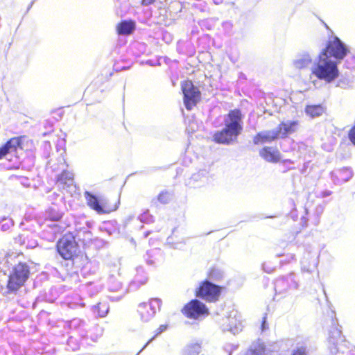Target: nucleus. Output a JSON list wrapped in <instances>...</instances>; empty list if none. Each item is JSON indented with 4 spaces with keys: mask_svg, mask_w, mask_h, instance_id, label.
<instances>
[{
    "mask_svg": "<svg viewBox=\"0 0 355 355\" xmlns=\"http://www.w3.org/2000/svg\"><path fill=\"white\" fill-rule=\"evenodd\" d=\"M293 355H307L306 353V349L304 347H300L296 351L294 352Z\"/></svg>",
    "mask_w": 355,
    "mask_h": 355,
    "instance_id": "7c9ffc66",
    "label": "nucleus"
},
{
    "mask_svg": "<svg viewBox=\"0 0 355 355\" xmlns=\"http://www.w3.org/2000/svg\"><path fill=\"white\" fill-rule=\"evenodd\" d=\"M122 296H123V295L121 294L120 295L117 296L114 300L116 301L119 300L120 299H121Z\"/></svg>",
    "mask_w": 355,
    "mask_h": 355,
    "instance_id": "58836bf2",
    "label": "nucleus"
},
{
    "mask_svg": "<svg viewBox=\"0 0 355 355\" xmlns=\"http://www.w3.org/2000/svg\"><path fill=\"white\" fill-rule=\"evenodd\" d=\"M58 187L65 189L73 184V174L69 171H64L57 180Z\"/></svg>",
    "mask_w": 355,
    "mask_h": 355,
    "instance_id": "a211bd4d",
    "label": "nucleus"
},
{
    "mask_svg": "<svg viewBox=\"0 0 355 355\" xmlns=\"http://www.w3.org/2000/svg\"><path fill=\"white\" fill-rule=\"evenodd\" d=\"M353 173L349 168H343L332 173V178L336 184H340L352 178Z\"/></svg>",
    "mask_w": 355,
    "mask_h": 355,
    "instance_id": "2eb2a0df",
    "label": "nucleus"
},
{
    "mask_svg": "<svg viewBox=\"0 0 355 355\" xmlns=\"http://www.w3.org/2000/svg\"><path fill=\"white\" fill-rule=\"evenodd\" d=\"M261 157L269 162H277L280 159L279 151L273 147H264L259 153Z\"/></svg>",
    "mask_w": 355,
    "mask_h": 355,
    "instance_id": "dca6fc26",
    "label": "nucleus"
},
{
    "mask_svg": "<svg viewBox=\"0 0 355 355\" xmlns=\"http://www.w3.org/2000/svg\"><path fill=\"white\" fill-rule=\"evenodd\" d=\"M155 337L152 338L150 340H148V343H146V344L144 345V347H143V349H144L153 339H154Z\"/></svg>",
    "mask_w": 355,
    "mask_h": 355,
    "instance_id": "4c0bfd02",
    "label": "nucleus"
},
{
    "mask_svg": "<svg viewBox=\"0 0 355 355\" xmlns=\"http://www.w3.org/2000/svg\"><path fill=\"white\" fill-rule=\"evenodd\" d=\"M155 0H143V3L144 5H149L154 2Z\"/></svg>",
    "mask_w": 355,
    "mask_h": 355,
    "instance_id": "72a5a7b5",
    "label": "nucleus"
},
{
    "mask_svg": "<svg viewBox=\"0 0 355 355\" xmlns=\"http://www.w3.org/2000/svg\"><path fill=\"white\" fill-rule=\"evenodd\" d=\"M109 311V306L106 302H100L94 307V312L98 313V315L103 318L105 317Z\"/></svg>",
    "mask_w": 355,
    "mask_h": 355,
    "instance_id": "393cba45",
    "label": "nucleus"
},
{
    "mask_svg": "<svg viewBox=\"0 0 355 355\" xmlns=\"http://www.w3.org/2000/svg\"><path fill=\"white\" fill-rule=\"evenodd\" d=\"M170 198V196L167 192H162L158 196V200L164 204H166L168 202Z\"/></svg>",
    "mask_w": 355,
    "mask_h": 355,
    "instance_id": "cd10ccee",
    "label": "nucleus"
},
{
    "mask_svg": "<svg viewBox=\"0 0 355 355\" xmlns=\"http://www.w3.org/2000/svg\"><path fill=\"white\" fill-rule=\"evenodd\" d=\"M87 205L96 211L98 214H102L108 212L106 209L107 200L104 198H98L96 196L89 191L84 193Z\"/></svg>",
    "mask_w": 355,
    "mask_h": 355,
    "instance_id": "9b49d317",
    "label": "nucleus"
},
{
    "mask_svg": "<svg viewBox=\"0 0 355 355\" xmlns=\"http://www.w3.org/2000/svg\"><path fill=\"white\" fill-rule=\"evenodd\" d=\"M263 269L265 272H266L268 273H270L274 271L275 267H272V266H269V263L265 262L263 264Z\"/></svg>",
    "mask_w": 355,
    "mask_h": 355,
    "instance_id": "c85d7f7f",
    "label": "nucleus"
},
{
    "mask_svg": "<svg viewBox=\"0 0 355 355\" xmlns=\"http://www.w3.org/2000/svg\"><path fill=\"white\" fill-rule=\"evenodd\" d=\"M9 227H10V225H9V224H7V223L3 224V225H2V229H3V230H8Z\"/></svg>",
    "mask_w": 355,
    "mask_h": 355,
    "instance_id": "c9c22d12",
    "label": "nucleus"
},
{
    "mask_svg": "<svg viewBox=\"0 0 355 355\" xmlns=\"http://www.w3.org/2000/svg\"><path fill=\"white\" fill-rule=\"evenodd\" d=\"M137 311L140 315V319L143 322H148L154 315V311H152L148 306V303L143 302L139 304Z\"/></svg>",
    "mask_w": 355,
    "mask_h": 355,
    "instance_id": "6ab92c4d",
    "label": "nucleus"
},
{
    "mask_svg": "<svg viewBox=\"0 0 355 355\" xmlns=\"http://www.w3.org/2000/svg\"><path fill=\"white\" fill-rule=\"evenodd\" d=\"M135 26L132 22L122 21L117 26L118 33L120 35H128L132 33Z\"/></svg>",
    "mask_w": 355,
    "mask_h": 355,
    "instance_id": "5701e85b",
    "label": "nucleus"
},
{
    "mask_svg": "<svg viewBox=\"0 0 355 355\" xmlns=\"http://www.w3.org/2000/svg\"><path fill=\"white\" fill-rule=\"evenodd\" d=\"M166 326H165V325H161V326L159 327V329H157V333L156 336H157V335H158V334H161V333H162V332H163L164 331H165V330H166Z\"/></svg>",
    "mask_w": 355,
    "mask_h": 355,
    "instance_id": "473e14b6",
    "label": "nucleus"
},
{
    "mask_svg": "<svg viewBox=\"0 0 355 355\" xmlns=\"http://www.w3.org/2000/svg\"><path fill=\"white\" fill-rule=\"evenodd\" d=\"M324 111V107L320 105H307L305 108L306 114L311 118H315L321 116Z\"/></svg>",
    "mask_w": 355,
    "mask_h": 355,
    "instance_id": "412c9836",
    "label": "nucleus"
},
{
    "mask_svg": "<svg viewBox=\"0 0 355 355\" xmlns=\"http://www.w3.org/2000/svg\"><path fill=\"white\" fill-rule=\"evenodd\" d=\"M192 180L198 181L201 180L202 182H205L207 180V172L205 170L200 171L198 173L192 175Z\"/></svg>",
    "mask_w": 355,
    "mask_h": 355,
    "instance_id": "bb28decb",
    "label": "nucleus"
},
{
    "mask_svg": "<svg viewBox=\"0 0 355 355\" xmlns=\"http://www.w3.org/2000/svg\"><path fill=\"white\" fill-rule=\"evenodd\" d=\"M298 288V283L293 273L286 277L278 278L275 283L276 293L284 294L291 290H296Z\"/></svg>",
    "mask_w": 355,
    "mask_h": 355,
    "instance_id": "9d476101",
    "label": "nucleus"
},
{
    "mask_svg": "<svg viewBox=\"0 0 355 355\" xmlns=\"http://www.w3.org/2000/svg\"><path fill=\"white\" fill-rule=\"evenodd\" d=\"M184 313L189 318L200 319L208 315V309L203 303L193 300L184 306Z\"/></svg>",
    "mask_w": 355,
    "mask_h": 355,
    "instance_id": "1a4fd4ad",
    "label": "nucleus"
},
{
    "mask_svg": "<svg viewBox=\"0 0 355 355\" xmlns=\"http://www.w3.org/2000/svg\"><path fill=\"white\" fill-rule=\"evenodd\" d=\"M148 305L152 311H154V313L155 314L156 311L160 309L162 300L159 298L151 299L149 303H148Z\"/></svg>",
    "mask_w": 355,
    "mask_h": 355,
    "instance_id": "a878e982",
    "label": "nucleus"
},
{
    "mask_svg": "<svg viewBox=\"0 0 355 355\" xmlns=\"http://www.w3.org/2000/svg\"><path fill=\"white\" fill-rule=\"evenodd\" d=\"M220 294V287L209 281L202 282L197 291L198 297L208 302H215L218 300Z\"/></svg>",
    "mask_w": 355,
    "mask_h": 355,
    "instance_id": "0eeeda50",
    "label": "nucleus"
},
{
    "mask_svg": "<svg viewBox=\"0 0 355 355\" xmlns=\"http://www.w3.org/2000/svg\"><path fill=\"white\" fill-rule=\"evenodd\" d=\"M201 352V345L198 343H191L182 350L181 355H199Z\"/></svg>",
    "mask_w": 355,
    "mask_h": 355,
    "instance_id": "aec40b11",
    "label": "nucleus"
},
{
    "mask_svg": "<svg viewBox=\"0 0 355 355\" xmlns=\"http://www.w3.org/2000/svg\"><path fill=\"white\" fill-rule=\"evenodd\" d=\"M265 352V346L259 342L253 343L245 355H263Z\"/></svg>",
    "mask_w": 355,
    "mask_h": 355,
    "instance_id": "4be33fe9",
    "label": "nucleus"
},
{
    "mask_svg": "<svg viewBox=\"0 0 355 355\" xmlns=\"http://www.w3.org/2000/svg\"><path fill=\"white\" fill-rule=\"evenodd\" d=\"M121 288V284H119L116 288H112L111 289L113 290V291H118L119 288Z\"/></svg>",
    "mask_w": 355,
    "mask_h": 355,
    "instance_id": "e433bc0d",
    "label": "nucleus"
},
{
    "mask_svg": "<svg viewBox=\"0 0 355 355\" xmlns=\"http://www.w3.org/2000/svg\"><path fill=\"white\" fill-rule=\"evenodd\" d=\"M58 252L64 259H70L76 251L74 238L71 235H65L59 240L57 244Z\"/></svg>",
    "mask_w": 355,
    "mask_h": 355,
    "instance_id": "6e6552de",
    "label": "nucleus"
},
{
    "mask_svg": "<svg viewBox=\"0 0 355 355\" xmlns=\"http://www.w3.org/2000/svg\"><path fill=\"white\" fill-rule=\"evenodd\" d=\"M349 137L350 141L355 145V125L349 131Z\"/></svg>",
    "mask_w": 355,
    "mask_h": 355,
    "instance_id": "c756f323",
    "label": "nucleus"
},
{
    "mask_svg": "<svg viewBox=\"0 0 355 355\" xmlns=\"http://www.w3.org/2000/svg\"><path fill=\"white\" fill-rule=\"evenodd\" d=\"M338 62L320 53L317 62L311 67V73L320 80L330 83L339 76Z\"/></svg>",
    "mask_w": 355,
    "mask_h": 355,
    "instance_id": "f03ea898",
    "label": "nucleus"
},
{
    "mask_svg": "<svg viewBox=\"0 0 355 355\" xmlns=\"http://www.w3.org/2000/svg\"><path fill=\"white\" fill-rule=\"evenodd\" d=\"M268 329V324L266 322V315L263 318L261 324V331H264Z\"/></svg>",
    "mask_w": 355,
    "mask_h": 355,
    "instance_id": "2f4dec72",
    "label": "nucleus"
},
{
    "mask_svg": "<svg viewBox=\"0 0 355 355\" xmlns=\"http://www.w3.org/2000/svg\"><path fill=\"white\" fill-rule=\"evenodd\" d=\"M19 146L20 139L19 137L10 139L4 146L0 148V159L6 157L9 155L14 154Z\"/></svg>",
    "mask_w": 355,
    "mask_h": 355,
    "instance_id": "ddd939ff",
    "label": "nucleus"
},
{
    "mask_svg": "<svg viewBox=\"0 0 355 355\" xmlns=\"http://www.w3.org/2000/svg\"><path fill=\"white\" fill-rule=\"evenodd\" d=\"M29 273V268L26 263H19L15 266L9 277L8 290L10 291H17L27 280Z\"/></svg>",
    "mask_w": 355,
    "mask_h": 355,
    "instance_id": "20e7f679",
    "label": "nucleus"
},
{
    "mask_svg": "<svg viewBox=\"0 0 355 355\" xmlns=\"http://www.w3.org/2000/svg\"><path fill=\"white\" fill-rule=\"evenodd\" d=\"M184 94V103L188 110H191L197 103L200 98V92L191 81L187 80L182 83Z\"/></svg>",
    "mask_w": 355,
    "mask_h": 355,
    "instance_id": "423d86ee",
    "label": "nucleus"
},
{
    "mask_svg": "<svg viewBox=\"0 0 355 355\" xmlns=\"http://www.w3.org/2000/svg\"><path fill=\"white\" fill-rule=\"evenodd\" d=\"M349 52L347 46L335 36L329 38L327 46L320 53H324L330 59L339 63Z\"/></svg>",
    "mask_w": 355,
    "mask_h": 355,
    "instance_id": "7ed1b4c3",
    "label": "nucleus"
},
{
    "mask_svg": "<svg viewBox=\"0 0 355 355\" xmlns=\"http://www.w3.org/2000/svg\"><path fill=\"white\" fill-rule=\"evenodd\" d=\"M220 328L223 331H230L233 334L241 332L243 324L241 315L236 310H232L229 315L220 322Z\"/></svg>",
    "mask_w": 355,
    "mask_h": 355,
    "instance_id": "39448f33",
    "label": "nucleus"
},
{
    "mask_svg": "<svg viewBox=\"0 0 355 355\" xmlns=\"http://www.w3.org/2000/svg\"><path fill=\"white\" fill-rule=\"evenodd\" d=\"M298 127V123L296 121H287L281 123L277 128L279 131L280 137H286L288 134L295 132Z\"/></svg>",
    "mask_w": 355,
    "mask_h": 355,
    "instance_id": "f3484780",
    "label": "nucleus"
},
{
    "mask_svg": "<svg viewBox=\"0 0 355 355\" xmlns=\"http://www.w3.org/2000/svg\"><path fill=\"white\" fill-rule=\"evenodd\" d=\"M279 131L280 130H277V129H275L259 132L254 138V143L255 144H257L259 143L271 142L272 141L280 137Z\"/></svg>",
    "mask_w": 355,
    "mask_h": 355,
    "instance_id": "4468645a",
    "label": "nucleus"
},
{
    "mask_svg": "<svg viewBox=\"0 0 355 355\" xmlns=\"http://www.w3.org/2000/svg\"><path fill=\"white\" fill-rule=\"evenodd\" d=\"M329 341L334 345L342 340L341 330L338 326H334L329 331Z\"/></svg>",
    "mask_w": 355,
    "mask_h": 355,
    "instance_id": "b1692460",
    "label": "nucleus"
},
{
    "mask_svg": "<svg viewBox=\"0 0 355 355\" xmlns=\"http://www.w3.org/2000/svg\"><path fill=\"white\" fill-rule=\"evenodd\" d=\"M225 128L214 134V141L219 144H228L235 140L240 135L242 128L241 113L239 110H234L224 119Z\"/></svg>",
    "mask_w": 355,
    "mask_h": 355,
    "instance_id": "f257e3e1",
    "label": "nucleus"
},
{
    "mask_svg": "<svg viewBox=\"0 0 355 355\" xmlns=\"http://www.w3.org/2000/svg\"><path fill=\"white\" fill-rule=\"evenodd\" d=\"M313 56L308 51L297 53L293 60L292 64L295 69L298 70L306 69L313 64Z\"/></svg>",
    "mask_w": 355,
    "mask_h": 355,
    "instance_id": "f8f14e48",
    "label": "nucleus"
},
{
    "mask_svg": "<svg viewBox=\"0 0 355 355\" xmlns=\"http://www.w3.org/2000/svg\"><path fill=\"white\" fill-rule=\"evenodd\" d=\"M331 191H326L323 192L322 196H323V197L329 196H330V195H331Z\"/></svg>",
    "mask_w": 355,
    "mask_h": 355,
    "instance_id": "f704fd0d",
    "label": "nucleus"
}]
</instances>
